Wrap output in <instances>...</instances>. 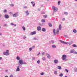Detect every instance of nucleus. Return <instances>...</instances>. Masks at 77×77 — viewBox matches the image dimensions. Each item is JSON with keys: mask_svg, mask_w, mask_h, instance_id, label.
<instances>
[{"mask_svg": "<svg viewBox=\"0 0 77 77\" xmlns=\"http://www.w3.org/2000/svg\"><path fill=\"white\" fill-rule=\"evenodd\" d=\"M8 51H9V50H7L5 52L3 53L4 55H6V56H8V55H9V53Z\"/></svg>", "mask_w": 77, "mask_h": 77, "instance_id": "nucleus-1", "label": "nucleus"}, {"mask_svg": "<svg viewBox=\"0 0 77 77\" xmlns=\"http://www.w3.org/2000/svg\"><path fill=\"white\" fill-rule=\"evenodd\" d=\"M35 46H33V47H32V48H33L34 47H35Z\"/></svg>", "mask_w": 77, "mask_h": 77, "instance_id": "nucleus-56", "label": "nucleus"}, {"mask_svg": "<svg viewBox=\"0 0 77 77\" xmlns=\"http://www.w3.org/2000/svg\"><path fill=\"white\" fill-rule=\"evenodd\" d=\"M42 14H45V13L43 12L42 13Z\"/></svg>", "mask_w": 77, "mask_h": 77, "instance_id": "nucleus-44", "label": "nucleus"}, {"mask_svg": "<svg viewBox=\"0 0 77 77\" xmlns=\"http://www.w3.org/2000/svg\"><path fill=\"white\" fill-rule=\"evenodd\" d=\"M19 63L21 64V65H23V60H20L19 61Z\"/></svg>", "mask_w": 77, "mask_h": 77, "instance_id": "nucleus-6", "label": "nucleus"}, {"mask_svg": "<svg viewBox=\"0 0 77 77\" xmlns=\"http://www.w3.org/2000/svg\"><path fill=\"white\" fill-rule=\"evenodd\" d=\"M62 20H63V21H65V18H63L62 19Z\"/></svg>", "mask_w": 77, "mask_h": 77, "instance_id": "nucleus-41", "label": "nucleus"}, {"mask_svg": "<svg viewBox=\"0 0 77 77\" xmlns=\"http://www.w3.org/2000/svg\"><path fill=\"white\" fill-rule=\"evenodd\" d=\"M65 37H67V36H66V35H65Z\"/></svg>", "mask_w": 77, "mask_h": 77, "instance_id": "nucleus-58", "label": "nucleus"}, {"mask_svg": "<svg viewBox=\"0 0 77 77\" xmlns=\"http://www.w3.org/2000/svg\"><path fill=\"white\" fill-rule=\"evenodd\" d=\"M73 31L74 33H77V30H76V29H74L73 30Z\"/></svg>", "mask_w": 77, "mask_h": 77, "instance_id": "nucleus-17", "label": "nucleus"}, {"mask_svg": "<svg viewBox=\"0 0 77 77\" xmlns=\"http://www.w3.org/2000/svg\"><path fill=\"white\" fill-rule=\"evenodd\" d=\"M48 25H49V26H50V27H52V24H51V23H49V24H48Z\"/></svg>", "mask_w": 77, "mask_h": 77, "instance_id": "nucleus-20", "label": "nucleus"}, {"mask_svg": "<svg viewBox=\"0 0 77 77\" xmlns=\"http://www.w3.org/2000/svg\"><path fill=\"white\" fill-rule=\"evenodd\" d=\"M42 22H45V20L44 19H42Z\"/></svg>", "mask_w": 77, "mask_h": 77, "instance_id": "nucleus-32", "label": "nucleus"}, {"mask_svg": "<svg viewBox=\"0 0 77 77\" xmlns=\"http://www.w3.org/2000/svg\"><path fill=\"white\" fill-rule=\"evenodd\" d=\"M46 56L47 57V58H48V59H50V58H51V56H50V55L48 54H46Z\"/></svg>", "mask_w": 77, "mask_h": 77, "instance_id": "nucleus-8", "label": "nucleus"}, {"mask_svg": "<svg viewBox=\"0 0 77 77\" xmlns=\"http://www.w3.org/2000/svg\"><path fill=\"white\" fill-rule=\"evenodd\" d=\"M66 71L67 72H68V70L67 69H65Z\"/></svg>", "mask_w": 77, "mask_h": 77, "instance_id": "nucleus-35", "label": "nucleus"}, {"mask_svg": "<svg viewBox=\"0 0 77 77\" xmlns=\"http://www.w3.org/2000/svg\"><path fill=\"white\" fill-rule=\"evenodd\" d=\"M24 8H27V7H24Z\"/></svg>", "mask_w": 77, "mask_h": 77, "instance_id": "nucleus-55", "label": "nucleus"}, {"mask_svg": "<svg viewBox=\"0 0 77 77\" xmlns=\"http://www.w3.org/2000/svg\"><path fill=\"white\" fill-rule=\"evenodd\" d=\"M10 77H14L13 76V75H10Z\"/></svg>", "mask_w": 77, "mask_h": 77, "instance_id": "nucleus-40", "label": "nucleus"}, {"mask_svg": "<svg viewBox=\"0 0 77 77\" xmlns=\"http://www.w3.org/2000/svg\"><path fill=\"white\" fill-rule=\"evenodd\" d=\"M64 14H65V15H68V13L67 12H64Z\"/></svg>", "mask_w": 77, "mask_h": 77, "instance_id": "nucleus-33", "label": "nucleus"}, {"mask_svg": "<svg viewBox=\"0 0 77 77\" xmlns=\"http://www.w3.org/2000/svg\"><path fill=\"white\" fill-rule=\"evenodd\" d=\"M52 9L54 10V12H56L57 10H58V9H57V8L56 7H54V6H53L52 7Z\"/></svg>", "mask_w": 77, "mask_h": 77, "instance_id": "nucleus-2", "label": "nucleus"}, {"mask_svg": "<svg viewBox=\"0 0 77 77\" xmlns=\"http://www.w3.org/2000/svg\"><path fill=\"white\" fill-rule=\"evenodd\" d=\"M60 42L63 44H69V43L68 42H65L62 40H60Z\"/></svg>", "mask_w": 77, "mask_h": 77, "instance_id": "nucleus-5", "label": "nucleus"}, {"mask_svg": "<svg viewBox=\"0 0 77 77\" xmlns=\"http://www.w3.org/2000/svg\"><path fill=\"white\" fill-rule=\"evenodd\" d=\"M11 26H13V25H14V23H11Z\"/></svg>", "mask_w": 77, "mask_h": 77, "instance_id": "nucleus-36", "label": "nucleus"}, {"mask_svg": "<svg viewBox=\"0 0 77 77\" xmlns=\"http://www.w3.org/2000/svg\"><path fill=\"white\" fill-rule=\"evenodd\" d=\"M52 47L53 48H56V46L55 45H52Z\"/></svg>", "mask_w": 77, "mask_h": 77, "instance_id": "nucleus-21", "label": "nucleus"}, {"mask_svg": "<svg viewBox=\"0 0 77 77\" xmlns=\"http://www.w3.org/2000/svg\"><path fill=\"white\" fill-rule=\"evenodd\" d=\"M74 54H77V52H75L74 53Z\"/></svg>", "mask_w": 77, "mask_h": 77, "instance_id": "nucleus-46", "label": "nucleus"}, {"mask_svg": "<svg viewBox=\"0 0 77 77\" xmlns=\"http://www.w3.org/2000/svg\"><path fill=\"white\" fill-rule=\"evenodd\" d=\"M18 13H16L13 14V17H18Z\"/></svg>", "mask_w": 77, "mask_h": 77, "instance_id": "nucleus-4", "label": "nucleus"}, {"mask_svg": "<svg viewBox=\"0 0 77 77\" xmlns=\"http://www.w3.org/2000/svg\"><path fill=\"white\" fill-rule=\"evenodd\" d=\"M33 39L34 40H36V38H34Z\"/></svg>", "mask_w": 77, "mask_h": 77, "instance_id": "nucleus-47", "label": "nucleus"}, {"mask_svg": "<svg viewBox=\"0 0 77 77\" xmlns=\"http://www.w3.org/2000/svg\"><path fill=\"white\" fill-rule=\"evenodd\" d=\"M54 74H57V72L56 71H55L54 72Z\"/></svg>", "mask_w": 77, "mask_h": 77, "instance_id": "nucleus-25", "label": "nucleus"}, {"mask_svg": "<svg viewBox=\"0 0 77 77\" xmlns=\"http://www.w3.org/2000/svg\"><path fill=\"white\" fill-rule=\"evenodd\" d=\"M72 47H77V45L75 44H74L72 45Z\"/></svg>", "mask_w": 77, "mask_h": 77, "instance_id": "nucleus-19", "label": "nucleus"}, {"mask_svg": "<svg viewBox=\"0 0 77 77\" xmlns=\"http://www.w3.org/2000/svg\"><path fill=\"white\" fill-rule=\"evenodd\" d=\"M20 71V67L19 66L17 67V69H16V71Z\"/></svg>", "mask_w": 77, "mask_h": 77, "instance_id": "nucleus-12", "label": "nucleus"}, {"mask_svg": "<svg viewBox=\"0 0 77 77\" xmlns=\"http://www.w3.org/2000/svg\"><path fill=\"white\" fill-rule=\"evenodd\" d=\"M60 4V1H58V5H59Z\"/></svg>", "mask_w": 77, "mask_h": 77, "instance_id": "nucleus-26", "label": "nucleus"}, {"mask_svg": "<svg viewBox=\"0 0 77 77\" xmlns=\"http://www.w3.org/2000/svg\"><path fill=\"white\" fill-rule=\"evenodd\" d=\"M32 59H33V60H35V57H33V58H32Z\"/></svg>", "mask_w": 77, "mask_h": 77, "instance_id": "nucleus-43", "label": "nucleus"}, {"mask_svg": "<svg viewBox=\"0 0 77 77\" xmlns=\"http://www.w3.org/2000/svg\"><path fill=\"white\" fill-rule=\"evenodd\" d=\"M17 60H20V57H19L18 56L17 57Z\"/></svg>", "mask_w": 77, "mask_h": 77, "instance_id": "nucleus-29", "label": "nucleus"}, {"mask_svg": "<svg viewBox=\"0 0 77 77\" xmlns=\"http://www.w3.org/2000/svg\"><path fill=\"white\" fill-rule=\"evenodd\" d=\"M42 55H44V53H42Z\"/></svg>", "mask_w": 77, "mask_h": 77, "instance_id": "nucleus-53", "label": "nucleus"}, {"mask_svg": "<svg viewBox=\"0 0 77 77\" xmlns=\"http://www.w3.org/2000/svg\"><path fill=\"white\" fill-rule=\"evenodd\" d=\"M7 26V25L6 24L4 25V26Z\"/></svg>", "mask_w": 77, "mask_h": 77, "instance_id": "nucleus-51", "label": "nucleus"}, {"mask_svg": "<svg viewBox=\"0 0 77 77\" xmlns=\"http://www.w3.org/2000/svg\"><path fill=\"white\" fill-rule=\"evenodd\" d=\"M39 26H40V24H39Z\"/></svg>", "mask_w": 77, "mask_h": 77, "instance_id": "nucleus-64", "label": "nucleus"}, {"mask_svg": "<svg viewBox=\"0 0 77 77\" xmlns=\"http://www.w3.org/2000/svg\"><path fill=\"white\" fill-rule=\"evenodd\" d=\"M2 57H0V60H2Z\"/></svg>", "mask_w": 77, "mask_h": 77, "instance_id": "nucleus-50", "label": "nucleus"}, {"mask_svg": "<svg viewBox=\"0 0 77 77\" xmlns=\"http://www.w3.org/2000/svg\"><path fill=\"white\" fill-rule=\"evenodd\" d=\"M2 17V15L0 14V17Z\"/></svg>", "mask_w": 77, "mask_h": 77, "instance_id": "nucleus-54", "label": "nucleus"}, {"mask_svg": "<svg viewBox=\"0 0 77 77\" xmlns=\"http://www.w3.org/2000/svg\"><path fill=\"white\" fill-rule=\"evenodd\" d=\"M69 44V45H71V44Z\"/></svg>", "mask_w": 77, "mask_h": 77, "instance_id": "nucleus-61", "label": "nucleus"}, {"mask_svg": "<svg viewBox=\"0 0 77 77\" xmlns=\"http://www.w3.org/2000/svg\"><path fill=\"white\" fill-rule=\"evenodd\" d=\"M5 18H9V16L7 14H5Z\"/></svg>", "mask_w": 77, "mask_h": 77, "instance_id": "nucleus-10", "label": "nucleus"}, {"mask_svg": "<svg viewBox=\"0 0 77 77\" xmlns=\"http://www.w3.org/2000/svg\"><path fill=\"white\" fill-rule=\"evenodd\" d=\"M45 28H43L42 29V32H45Z\"/></svg>", "mask_w": 77, "mask_h": 77, "instance_id": "nucleus-14", "label": "nucleus"}, {"mask_svg": "<svg viewBox=\"0 0 77 77\" xmlns=\"http://www.w3.org/2000/svg\"><path fill=\"white\" fill-rule=\"evenodd\" d=\"M47 17V15H45L43 16V17L44 18H46Z\"/></svg>", "mask_w": 77, "mask_h": 77, "instance_id": "nucleus-16", "label": "nucleus"}, {"mask_svg": "<svg viewBox=\"0 0 77 77\" xmlns=\"http://www.w3.org/2000/svg\"><path fill=\"white\" fill-rule=\"evenodd\" d=\"M22 29L24 31H25L26 30V28H25V27L23 26L22 27Z\"/></svg>", "mask_w": 77, "mask_h": 77, "instance_id": "nucleus-15", "label": "nucleus"}, {"mask_svg": "<svg viewBox=\"0 0 77 77\" xmlns=\"http://www.w3.org/2000/svg\"><path fill=\"white\" fill-rule=\"evenodd\" d=\"M66 58V55H63L62 57V59L63 60H65Z\"/></svg>", "mask_w": 77, "mask_h": 77, "instance_id": "nucleus-3", "label": "nucleus"}, {"mask_svg": "<svg viewBox=\"0 0 77 77\" xmlns=\"http://www.w3.org/2000/svg\"><path fill=\"white\" fill-rule=\"evenodd\" d=\"M31 3H32V4H34V3H34V2H31Z\"/></svg>", "mask_w": 77, "mask_h": 77, "instance_id": "nucleus-45", "label": "nucleus"}, {"mask_svg": "<svg viewBox=\"0 0 77 77\" xmlns=\"http://www.w3.org/2000/svg\"><path fill=\"white\" fill-rule=\"evenodd\" d=\"M60 77H62L63 76V74L62 73H61L60 75Z\"/></svg>", "mask_w": 77, "mask_h": 77, "instance_id": "nucleus-31", "label": "nucleus"}, {"mask_svg": "<svg viewBox=\"0 0 77 77\" xmlns=\"http://www.w3.org/2000/svg\"><path fill=\"white\" fill-rule=\"evenodd\" d=\"M5 77H8V76H6Z\"/></svg>", "mask_w": 77, "mask_h": 77, "instance_id": "nucleus-57", "label": "nucleus"}, {"mask_svg": "<svg viewBox=\"0 0 77 77\" xmlns=\"http://www.w3.org/2000/svg\"><path fill=\"white\" fill-rule=\"evenodd\" d=\"M58 69H60L61 68V67L60 66H58Z\"/></svg>", "mask_w": 77, "mask_h": 77, "instance_id": "nucleus-24", "label": "nucleus"}, {"mask_svg": "<svg viewBox=\"0 0 77 77\" xmlns=\"http://www.w3.org/2000/svg\"><path fill=\"white\" fill-rule=\"evenodd\" d=\"M37 30H41V28L40 26H38L37 27Z\"/></svg>", "mask_w": 77, "mask_h": 77, "instance_id": "nucleus-11", "label": "nucleus"}, {"mask_svg": "<svg viewBox=\"0 0 77 77\" xmlns=\"http://www.w3.org/2000/svg\"><path fill=\"white\" fill-rule=\"evenodd\" d=\"M59 33V29H57V30L56 33Z\"/></svg>", "mask_w": 77, "mask_h": 77, "instance_id": "nucleus-28", "label": "nucleus"}, {"mask_svg": "<svg viewBox=\"0 0 77 77\" xmlns=\"http://www.w3.org/2000/svg\"><path fill=\"white\" fill-rule=\"evenodd\" d=\"M14 26H17V25L16 24H14Z\"/></svg>", "mask_w": 77, "mask_h": 77, "instance_id": "nucleus-52", "label": "nucleus"}, {"mask_svg": "<svg viewBox=\"0 0 77 77\" xmlns=\"http://www.w3.org/2000/svg\"><path fill=\"white\" fill-rule=\"evenodd\" d=\"M11 6V7H13L14 6V4H11L10 5Z\"/></svg>", "mask_w": 77, "mask_h": 77, "instance_id": "nucleus-27", "label": "nucleus"}, {"mask_svg": "<svg viewBox=\"0 0 77 77\" xmlns=\"http://www.w3.org/2000/svg\"><path fill=\"white\" fill-rule=\"evenodd\" d=\"M2 35V33H0V35Z\"/></svg>", "mask_w": 77, "mask_h": 77, "instance_id": "nucleus-62", "label": "nucleus"}, {"mask_svg": "<svg viewBox=\"0 0 77 77\" xmlns=\"http://www.w3.org/2000/svg\"><path fill=\"white\" fill-rule=\"evenodd\" d=\"M54 62L55 63H58V60H55L54 61Z\"/></svg>", "mask_w": 77, "mask_h": 77, "instance_id": "nucleus-9", "label": "nucleus"}, {"mask_svg": "<svg viewBox=\"0 0 77 77\" xmlns=\"http://www.w3.org/2000/svg\"><path fill=\"white\" fill-rule=\"evenodd\" d=\"M36 33V31H34L32 32H31L30 33V35H35Z\"/></svg>", "mask_w": 77, "mask_h": 77, "instance_id": "nucleus-7", "label": "nucleus"}, {"mask_svg": "<svg viewBox=\"0 0 77 77\" xmlns=\"http://www.w3.org/2000/svg\"><path fill=\"white\" fill-rule=\"evenodd\" d=\"M65 77H67V76H66Z\"/></svg>", "mask_w": 77, "mask_h": 77, "instance_id": "nucleus-63", "label": "nucleus"}, {"mask_svg": "<svg viewBox=\"0 0 77 77\" xmlns=\"http://www.w3.org/2000/svg\"><path fill=\"white\" fill-rule=\"evenodd\" d=\"M61 27H62V26H61V25H60V26L59 27V28L60 30L61 29Z\"/></svg>", "mask_w": 77, "mask_h": 77, "instance_id": "nucleus-23", "label": "nucleus"}, {"mask_svg": "<svg viewBox=\"0 0 77 77\" xmlns=\"http://www.w3.org/2000/svg\"><path fill=\"white\" fill-rule=\"evenodd\" d=\"M75 1H76V2H77V0H75Z\"/></svg>", "mask_w": 77, "mask_h": 77, "instance_id": "nucleus-60", "label": "nucleus"}, {"mask_svg": "<svg viewBox=\"0 0 77 77\" xmlns=\"http://www.w3.org/2000/svg\"><path fill=\"white\" fill-rule=\"evenodd\" d=\"M53 32L54 34L56 33V30H55V29L53 30Z\"/></svg>", "mask_w": 77, "mask_h": 77, "instance_id": "nucleus-22", "label": "nucleus"}, {"mask_svg": "<svg viewBox=\"0 0 77 77\" xmlns=\"http://www.w3.org/2000/svg\"><path fill=\"white\" fill-rule=\"evenodd\" d=\"M74 50H71L70 51V52L71 53H74Z\"/></svg>", "mask_w": 77, "mask_h": 77, "instance_id": "nucleus-18", "label": "nucleus"}, {"mask_svg": "<svg viewBox=\"0 0 77 77\" xmlns=\"http://www.w3.org/2000/svg\"><path fill=\"white\" fill-rule=\"evenodd\" d=\"M32 48H29V50L30 51H32Z\"/></svg>", "mask_w": 77, "mask_h": 77, "instance_id": "nucleus-34", "label": "nucleus"}, {"mask_svg": "<svg viewBox=\"0 0 77 77\" xmlns=\"http://www.w3.org/2000/svg\"><path fill=\"white\" fill-rule=\"evenodd\" d=\"M25 12L27 15H28L29 14V11H26Z\"/></svg>", "mask_w": 77, "mask_h": 77, "instance_id": "nucleus-13", "label": "nucleus"}, {"mask_svg": "<svg viewBox=\"0 0 77 77\" xmlns=\"http://www.w3.org/2000/svg\"><path fill=\"white\" fill-rule=\"evenodd\" d=\"M52 43H53V44H54V42H53Z\"/></svg>", "mask_w": 77, "mask_h": 77, "instance_id": "nucleus-59", "label": "nucleus"}, {"mask_svg": "<svg viewBox=\"0 0 77 77\" xmlns=\"http://www.w3.org/2000/svg\"><path fill=\"white\" fill-rule=\"evenodd\" d=\"M7 12V10H4V12L5 13V12Z\"/></svg>", "mask_w": 77, "mask_h": 77, "instance_id": "nucleus-37", "label": "nucleus"}, {"mask_svg": "<svg viewBox=\"0 0 77 77\" xmlns=\"http://www.w3.org/2000/svg\"><path fill=\"white\" fill-rule=\"evenodd\" d=\"M42 59L43 60H45V58L44 57Z\"/></svg>", "mask_w": 77, "mask_h": 77, "instance_id": "nucleus-38", "label": "nucleus"}, {"mask_svg": "<svg viewBox=\"0 0 77 77\" xmlns=\"http://www.w3.org/2000/svg\"><path fill=\"white\" fill-rule=\"evenodd\" d=\"M37 63H40V61L39 60H38V61H37Z\"/></svg>", "mask_w": 77, "mask_h": 77, "instance_id": "nucleus-30", "label": "nucleus"}, {"mask_svg": "<svg viewBox=\"0 0 77 77\" xmlns=\"http://www.w3.org/2000/svg\"><path fill=\"white\" fill-rule=\"evenodd\" d=\"M33 6H35V4L34 3L32 5Z\"/></svg>", "mask_w": 77, "mask_h": 77, "instance_id": "nucleus-42", "label": "nucleus"}, {"mask_svg": "<svg viewBox=\"0 0 77 77\" xmlns=\"http://www.w3.org/2000/svg\"><path fill=\"white\" fill-rule=\"evenodd\" d=\"M23 64H26V63L25 62H23Z\"/></svg>", "mask_w": 77, "mask_h": 77, "instance_id": "nucleus-49", "label": "nucleus"}, {"mask_svg": "<svg viewBox=\"0 0 77 77\" xmlns=\"http://www.w3.org/2000/svg\"><path fill=\"white\" fill-rule=\"evenodd\" d=\"M41 54V53L40 52L39 53V54H37V56H38L39 54Z\"/></svg>", "mask_w": 77, "mask_h": 77, "instance_id": "nucleus-48", "label": "nucleus"}, {"mask_svg": "<svg viewBox=\"0 0 77 77\" xmlns=\"http://www.w3.org/2000/svg\"><path fill=\"white\" fill-rule=\"evenodd\" d=\"M40 74L41 75H44V72L41 73Z\"/></svg>", "mask_w": 77, "mask_h": 77, "instance_id": "nucleus-39", "label": "nucleus"}]
</instances>
